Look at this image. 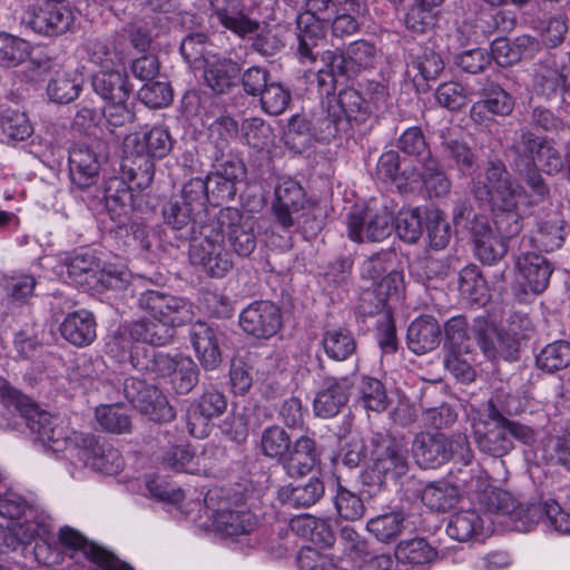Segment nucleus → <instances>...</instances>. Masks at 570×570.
I'll list each match as a JSON object with an SVG mask.
<instances>
[{
  "mask_svg": "<svg viewBox=\"0 0 570 570\" xmlns=\"http://www.w3.org/2000/svg\"><path fill=\"white\" fill-rule=\"evenodd\" d=\"M189 340L200 365L214 371L222 363V352L216 331L204 322H197L189 330Z\"/></svg>",
  "mask_w": 570,
  "mask_h": 570,
  "instance_id": "nucleus-27",
  "label": "nucleus"
},
{
  "mask_svg": "<svg viewBox=\"0 0 570 570\" xmlns=\"http://www.w3.org/2000/svg\"><path fill=\"white\" fill-rule=\"evenodd\" d=\"M0 401L8 407L17 411L27 423L32 434L43 446L60 452L69 441L66 428L58 423L28 395L14 389L4 377L0 376Z\"/></svg>",
  "mask_w": 570,
  "mask_h": 570,
  "instance_id": "nucleus-1",
  "label": "nucleus"
},
{
  "mask_svg": "<svg viewBox=\"0 0 570 570\" xmlns=\"http://www.w3.org/2000/svg\"><path fill=\"white\" fill-rule=\"evenodd\" d=\"M474 439L479 449L492 456H503L513 449L512 439L524 444L534 441L533 430L524 424L507 419L489 401L488 420L474 424Z\"/></svg>",
  "mask_w": 570,
  "mask_h": 570,
  "instance_id": "nucleus-2",
  "label": "nucleus"
},
{
  "mask_svg": "<svg viewBox=\"0 0 570 570\" xmlns=\"http://www.w3.org/2000/svg\"><path fill=\"white\" fill-rule=\"evenodd\" d=\"M62 337L75 346H88L96 338V321L89 311L69 313L60 325Z\"/></svg>",
  "mask_w": 570,
  "mask_h": 570,
  "instance_id": "nucleus-34",
  "label": "nucleus"
},
{
  "mask_svg": "<svg viewBox=\"0 0 570 570\" xmlns=\"http://www.w3.org/2000/svg\"><path fill=\"white\" fill-rule=\"evenodd\" d=\"M421 176L430 196L443 197L450 193V179L439 161L430 155L422 164Z\"/></svg>",
  "mask_w": 570,
  "mask_h": 570,
  "instance_id": "nucleus-52",
  "label": "nucleus"
},
{
  "mask_svg": "<svg viewBox=\"0 0 570 570\" xmlns=\"http://www.w3.org/2000/svg\"><path fill=\"white\" fill-rule=\"evenodd\" d=\"M347 236L355 243L382 242L394 229V213L377 202L355 208L347 215Z\"/></svg>",
  "mask_w": 570,
  "mask_h": 570,
  "instance_id": "nucleus-7",
  "label": "nucleus"
},
{
  "mask_svg": "<svg viewBox=\"0 0 570 570\" xmlns=\"http://www.w3.org/2000/svg\"><path fill=\"white\" fill-rule=\"evenodd\" d=\"M219 233L227 238L233 252L239 257H249L257 246L256 219L236 208L227 207L217 217Z\"/></svg>",
  "mask_w": 570,
  "mask_h": 570,
  "instance_id": "nucleus-9",
  "label": "nucleus"
},
{
  "mask_svg": "<svg viewBox=\"0 0 570 570\" xmlns=\"http://www.w3.org/2000/svg\"><path fill=\"white\" fill-rule=\"evenodd\" d=\"M227 407L223 393L205 391L187 410L186 426L188 433L196 439H204L210 432V420L222 415Z\"/></svg>",
  "mask_w": 570,
  "mask_h": 570,
  "instance_id": "nucleus-16",
  "label": "nucleus"
},
{
  "mask_svg": "<svg viewBox=\"0 0 570 570\" xmlns=\"http://www.w3.org/2000/svg\"><path fill=\"white\" fill-rule=\"evenodd\" d=\"M298 48L303 59L315 61L320 55L318 48L325 41L326 22L309 14H298L296 18Z\"/></svg>",
  "mask_w": 570,
  "mask_h": 570,
  "instance_id": "nucleus-30",
  "label": "nucleus"
},
{
  "mask_svg": "<svg viewBox=\"0 0 570 570\" xmlns=\"http://www.w3.org/2000/svg\"><path fill=\"white\" fill-rule=\"evenodd\" d=\"M511 150L514 155L531 157L535 164L539 161L548 175L559 174L564 168V158L553 144L528 129L520 131Z\"/></svg>",
  "mask_w": 570,
  "mask_h": 570,
  "instance_id": "nucleus-14",
  "label": "nucleus"
},
{
  "mask_svg": "<svg viewBox=\"0 0 570 570\" xmlns=\"http://www.w3.org/2000/svg\"><path fill=\"white\" fill-rule=\"evenodd\" d=\"M514 170L530 189L531 196L535 198V204L542 203L549 197V187L531 157L515 155Z\"/></svg>",
  "mask_w": 570,
  "mask_h": 570,
  "instance_id": "nucleus-43",
  "label": "nucleus"
},
{
  "mask_svg": "<svg viewBox=\"0 0 570 570\" xmlns=\"http://www.w3.org/2000/svg\"><path fill=\"white\" fill-rule=\"evenodd\" d=\"M459 291L470 304L484 305L490 297L488 284L476 265H468L460 272Z\"/></svg>",
  "mask_w": 570,
  "mask_h": 570,
  "instance_id": "nucleus-41",
  "label": "nucleus"
},
{
  "mask_svg": "<svg viewBox=\"0 0 570 570\" xmlns=\"http://www.w3.org/2000/svg\"><path fill=\"white\" fill-rule=\"evenodd\" d=\"M203 238H194L189 245L191 264L200 266L212 277L225 276L234 266L230 253L224 246V235L210 226H202Z\"/></svg>",
  "mask_w": 570,
  "mask_h": 570,
  "instance_id": "nucleus-8",
  "label": "nucleus"
},
{
  "mask_svg": "<svg viewBox=\"0 0 570 570\" xmlns=\"http://www.w3.org/2000/svg\"><path fill=\"white\" fill-rule=\"evenodd\" d=\"M440 139L443 155L454 161L460 171H469L476 165V155L465 141L456 137L452 128L440 130Z\"/></svg>",
  "mask_w": 570,
  "mask_h": 570,
  "instance_id": "nucleus-38",
  "label": "nucleus"
},
{
  "mask_svg": "<svg viewBox=\"0 0 570 570\" xmlns=\"http://www.w3.org/2000/svg\"><path fill=\"white\" fill-rule=\"evenodd\" d=\"M337 101L348 120L362 121L371 112L366 98L354 88L342 90L338 94Z\"/></svg>",
  "mask_w": 570,
  "mask_h": 570,
  "instance_id": "nucleus-61",
  "label": "nucleus"
},
{
  "mask_svg": "<svg viewBox=\"0 0 570 570\" xmlns=\"http://www.w3.org/2000/svg\"><path fill=\"white\" fill-rule=\"evenodd\" d=\"M29 56V45L9 33L0 32V66L16 67Z\"/></svg>",
  "mask_w": 570,
  "mask_h": 570,
  "instance_id": "nucleus-57",
  "label": "nucleus"
},
{
  "mask_svg": "<svg viewBox=\"0 0 570 570\" xmlns=\"http://www.w3.org/2000/svg\"><path fill=\"white\" fill-rule=\"evenodd\" d=\"M264 111L269 115L283 114L289 105L291 92L279 82L271 81L259 96Z\"/></svg>",
  "mask_w": 570,
  "mask_h": 570,
  "instance_id": "nucleus-62",
  "label": "nucleus"
},
{
  "mask_svg": "<svg viewBox=\"0 0 570 570\" xmlns=\"http://www.w3.org/2000/svg\"><path fill=\"white\" fill-rule=\"evenodd\" d=\"M570 364V343L557 341L548 344L537 356L539 368L549 373L566 368Z\"/></svg>",
  "mask_w": 570,
  "mask_h": 570,
  "instance_id": "nucleus-55",
  "label": "nucleus"
},
{
  "mask_svg": "<svg viewBox=\"0 0 570 570\" xmlns=\"http://www.w3.org/2000/svg\"><path fill=\"white\" fill-rule=\"evenodd\" d=\"M291 444L288 433L278 425H272L263 431L259 449L265 456L282 462L286 452L291 449Z\"/></svg>",
  "mask_w": 570,
  "mask_h": 570,
  "instance_id": "nucleus-54",
  "label": "nucleus"
},
{
  "mask_svg": "<svg viewBox=\"0 0 570 570\" xmlns=\"http://www.w3.org/2000/svg\"><path fill=\"white\" fill-rule=\"evenodd\" d=\"M460 499L456 485L445 480L428 483L421 492L422 502L433 511L445 512L455 507Z\"/></svg>",
  "mask_w": 570,
  "mask_h": 570,
  "instance_id": "nucleus-40",
  "label": "nucleus"
},
{
  "mask_svg": "<svg viewBox=\"0 0 570 570\" xmlns=\"http://www.w3.org/2000/svg\"><path fill=\"white\" fill-rule=\"evenodd\" d=\"M412 453L416 463L424 469L439 468L449 460L468 465L473 459L468 436L463 433L451 436L440 432L419 433L412 442Z\"/></svg>",
  "mask_w": 570,
  "mask_h": 570,
  "instance_id": "nucleus-3",
  "label": "nucleus"
},
{
  "mask_svg": "<svg viewBox=\"0 0 570 570\" xmlns=\"http://www.w3.org/2000/svg\"><path fill=\"white\" fill-rule=\"evenodd\" d=\"M138 305L173 332L175 327L190 322L194 316L191 304L188 301L158 291H147L140 294Z\"/></svg>",
  "mask_w": 570,
  "mask_h": 570,
  "instance_id": "nucleus-10",
  "label": "nucleus"
},
{
  "mask_svg": "<svg viewBox=\"0 0 570 570\" xmlns=\"http://www.w3.org/2000/svg\"><path fill=\"white\" fill-rule=\"evenodd\" d=\"M530 325L527 316L513 314L510 316L508 331L501 332L493 322L478 317L472 333L488 358L510 360L518 352L519 340L525 337L524 332L530 330Z\"/></svg>",
  "mask_w": 570,
  "mask_h": 570,
  "instance_id": "nucleus-5",
  "label": "nucleus"
},
{
  "mask_svg": "<svg viewBox=\"0 0 570 570\" xmlns=\"http://www.w3.org/2000/svg\"><path fill=\"white\" fill-rule=\"evenodd\" d=\"M469 229L475 255L483 264L493 265L507 255L508 243L488 217L474 215Z\"/></svg>",
  "mask_w": 570,
  "mask_h": 570,
  "instance_id": "nucleus-18",
  "label": "nucleus"
},
{
  "mask_svg": "<svg viewBox=\"0 0 570 570\" xmlns=\"http://www.w3.org/2000/svg\"><path fill=\"white\" fill-rule=\"evenodd\" d=\"M442 338L441 326L432 316H421L407 328V345L415 354L435 350Z\"/></svg>",
  "mask_w": 570,
  "mask_h": 570,
  "instance_id": "nucleus-33",
  "label": "nucleus"
},
{
  "mask_svg": "<svg viewBox=\"0 0 570 570\" xmlns=\"http://www.w3.org/2000/svg\"><path fill=\"white\" fill-rule=\"evenodd\" d=\"M216 523L227 535H239L250 532L257 521L249 511L219 510Z\"/></svg>",
  "mask_w": 570,
  "mask_h": 570,
  "instance_id": "nucleus-53",
  "label": "nucleus"
},
{
  "mask_svg": "<svg viewBox=\"0 0 570 570\" xmlns=\"http://www.w3.org/2000/svg\"><path fill=\"white\" fill-rule=\"evenodd\" d=\"M479 501L489 513L507 515L511 521L517 522L515 530L528 531L530 529L527 510L509 492L489 488L482 492Z\"/></svg>",
  "mask_w": 570,
  "mask_h": 570,
  "instance_id": "nucleus-25",
  "label": "nucleus"
},
{
  "mask_svg": "<svg viewBox=\"0 0 570 570\" xmlns=\"http://www.w3.org/2000/svg\"><path fill=\"white\" fill-rule=\"evenodd\" d=\"M242 130L246 142L257 150L267 148L274 140L272 127L261 118L246 119Z\"/></svg>",
  "mask_w": 570,
  "mask_h": 570,
  "instance_id": "nucleus-60",
  "label": "nucleus"
},
{
  "mask_svg": "<svg viewBox=\"0 0 570 570\" xmlns=\"http://www.w3.org/2000/svg\"><path fill=\"white\" fill-rule=\"evenodd\" d=\"M92 88L110 102H126L132 90L126 73L112 69L97 72L92 78Z\"/></svg>",
  "mask_w": 570,
  "mask_h": 570,
  "instance_id": "nucleus-35",
  "label": "nucleus"
},
{
  "mask_svg": "<svg viewBox=\"0 0 570 570\" xmlns=\"http://www.w3.org/2000/svg\"><path fill=\"white\" fill-rule=\"evenodd\" d=\"M72 22L73 14L66 6L47 3L33 14L30 26L38 33L58 36L69 30Z\"/></svg>",
  "mask_w": 570,
  "mask_h": 570,
  "instance_id": "nucleus-32",
  "label": "nucleus"
},
{
  "mask_svg": "<svg viewBox=\"0 0 570 570\" xmlns=\"http://www.w3.org/2000/svg\"><path fill=\"white\" fill-rule=\"evenodd\" d=\"M325 492L324 483L318 478H311L305 483L287 484L278 490V500L293 508H309L315 504Z\"/></svg>",
  "mask_w": 570,
  "mask_h": 570,
  "instance_id": "nucleus-36",
  "label": "nucleus"
},
{
  "mask_svg": "<svg viewBox=\"0 0 570 570\" xmlns=\"http://www.w3.org/2000/svg\"><path fill=\"white\" fill-rule=\"evenodd\" d=\"M100 261L94 255L83 253L77 254L67 264L69 278L78 286L92 288L96 286V278L99 275Z\"/></svg>",
  "mask_w": 570,
  "mask_h": 570,
  "instance_id": "nucleus-44",
  "label": "nucleus"
},
{
  "mask_svg": "<svg viewBox=\"0 0 570 570\" xmlns=\"http://www.w3.org/2000/svg\"><path fill=\"white\" fill-rule=\"evenodd\" d=\"M537 95L550 99L561 92L563 101L570 98V68H559L553 63H541L535 69L532 81Z\"/></svg>",
  "mask_w": 570,
  "mask_h": 570,
  "instance_id": "nucleus-29",
  "label": "nucleus"
},
{
  "mask_svg": "<svg viewBox=\"0 0 570 570\" xmlns=\"http://www.w3.org/2000/svg\"><path fill=\"white\" fill-rule=\"evenodd\" d=\"M205 85L215 94L228 92L240 73V66L229 57L216 52L209 56L200 67Z\"/></svg>",
  "mask_w": 570,
  "mask_h": 570,
  "instance_id": "nucleus-21",
  "label": "nucleus"
},
{
  "mask_svg": "<svg viewBox=\"0 0 570 570\" xmlns=\"http://www.w3.org/2000/svg\"><path fill=\"white\" fill-rule=\"evenodd\" d=\"M95 416L106 432L122 434L131 431L129 411L119 404L100 405L96 409Z\"/></svg>",
  "mask_w": 570,
  "mask_h": 570,
  "instance_id": "nucleus-48",
  "label": "nucleus"
},
{
  "mask_svg": "<svg viewBox=\"0 0 570 570\" xmlns=\"http://www.w3.org/2000/svg\"><path fill=\"white\" fill-rule=\"evenodd\" d=\"M360 397L364 407L370 411L383 412L389 405V397L383 383L374 377L365 376L360 384Z\"/></svg>",
  "mask_w": 570,
  "mask_h": 570,
  "instance_id": "nucleus-56",
  "label": "nucleus"
},
{
  "mask_svg": "<svg viewBox=\"0 0 570 570\" xmlns=\"http://www.w3.org/2000/svg\"><path fill=\"white\" fill-rule=\"evenodd\" d=\"M375 47L365 40L350 43L345 53L327 50L322 55V60L333 77L356 75L361 69L368 68L375 59Z\"/></svg>",
  "mask_w": 570,
  "mask_h": 570,
  "instance_id": "nucleus-15",
  "label": "nucleus"
},
{
  "mask_svg": "<svg viewBox=\"0 0 570 570\" xmlns=\"http://www.w3.org/2000/svg\"><path fill=\"white\" fill-rule=\"evenodd\" d=\"M405 520L403 512H391L370 519L366 528L379 541L389 543L403 532Z\"/></svg>",
  "mask_w": 570,
  "mask_h": 570,
  "instance_id": "nucleus-47",
  "label": "nucleus"
},
{
  "mask_svg": "<svg viewBox=\"0 0 570 570\" xmlns=\"http://www.w3.org/2000/svg\"><path fill=\"white\" fill-rule=\"evenodd\" d=\"M371 446L372 465L364 475L368 484L382 488L387 481H396L407 473V452L394 438L376 433Z\"/></svg>",
  "mask_w": 570,
  "mask_h": 570,
  "instance_id": "nucleus-6",
  "label": "nucleus"
},
{
  "mask_svg": "<svg viewBox=\"0 0 570 570\" xmlns=\"http://www.w3.org/2000/svg\"><path fill=\"white\" fill-rule=\"evenodd\" d=\"M335 508L338 515L348 521H355L363 517L365 507L354 492L338 484L335 495Z\"/></svg>",
  "mask_w": 570,
  "mask_h": 570,
  "instance_id": "nucleus-64",
  "label": "nucleus"
},
{
  "mask_svg": "<svg viewBox=\"0 0 570 570\" xmlns=\"http://www.w3.org/2000/svg\"><path fill=\"white\" fill-rule=\"evenodd\" d=\"M517 269L523 291L529 289L533 294H541L547 289L553 271L550 262L537 253L521 255L517 261Z\"/></svg>",
  "mask_w": 570,
  "mask_h": 570,
  "instance_id": "nucleus-23",
  "label": "nucleus"
},
{
  "mask_svg": "<svg viewBox=\"0 0 570 570\" xmlns=\"http://www.w3.org/2000/svg\"><path fill=\"white\" fill-rule=\"evenodd\" d=\"M483 530V520L475 510H463L454 513L448 524L446 532L460 542L469 541Z\"/></svg>",
  "mask_w": 570,
  "mask_h": 570,
  "instance_id": "nucleus-45",
  "label": "nucleus"
},
{
  "mask_svg": "<svg viewBox=\"0 0 570 570\" xmlns=\"http://www.w3.org/2000/svg\"><path fill=\"white\" fill-rule=\"evenodd\" d=\"M286 142L293 148L304 149L314 140L313 121L304 115H295L288 120Z\"/></svg>",
  "mask_w": 570,
  "mask_h": 570,
  "instance_id": "nucleus-59",
  "label": "nucleus"
},
{
  "mask_svg": "<svg viewBox=\"0 0 570 570\" xmlns=\"http://www.w3.org/2000/svg\"><path fill=\"white\" fill-rule=\"evenodd\" d=\"M514 108L512 96L498 85H490L482 91V99L474 102L470 117L476 125H488L490 115L508 116Z\"/></svg>",
  "mask_w": 570,
  "mask_h": 570,
  "instance_id": "nucleus-26",
  "label": "nucleus"
},
{
  "mask_svg": "<svg viewBox=\"0 0 570 570\" xmlns=\"http://www.w3.org/2000/svg\"><path fill=\"white\" fill-rule=\"evenodd\" d=\"M31 65L35 77L49 76L47 95L51 101L69 104L79 96L82 81L78 76L68 72L51 59L32 61Z\"/></svg>",
  "mask_w": 570,
  "mask_h": 570,
  "instance_id": "nucleus-13",
  "label": "nucleus"
},
{
  "mask_svg": "<svg viewBox=\"0 0 570 570\" xmlns=\"http://www.w3.org/2000/svg\"><path fill=\"white\" fill-rule=\"evenodd\" d=\"M185 60L196 69L200 68L209 56H214V45L205 33H189L180 45Z\"/></svg>",
  "mask_w": 570,
  "mask_h": 570,
  "instance_id": "nucleus-50",
  "label": "nucleus"
},
{
  "mask_svg": "<svg viewBox=\"0 0 570 570\" xmlns=\"http://www.w3.org/2000/svg\"><path fill=\"white\" fill-rule=\"evenodd\" d=\"M564 234V220L560 215H556L540 223L538 242L547 252L554 250L561 247Z\"/></svg>",
  "mask_w": 570,
  "mask_h": 570,
  "instance_id": "nucleus-63",
  "label": "nucleus"
},
{
  "mask_svg": "<svg viewBox=\"0 0 570 570\" xmlns=\"http://www.w3.org/2000/svg\"><path fill=\"white\" fill-rule=\"evenodd\" d=\"M352 386L353 381L347 376L325 377L314 399V413L324 419L336 416L346 405Z\"/></svg>",
  "mask_w": 570,
  "mask_h": 570,
  "instance_id": "nucleus-20",
  "label": "nucleus"
},
{
  "mask_svg": "<svg viewBox=\"0 0 570 570\" xmlns=\"http://www.w3.org/2000/svg\"><path fill=\"white\" fill-rule=\"evenodd\" d=\"M528 522L533 517L540 515L547 527L560 533H570V514L567 513L556 501H547L543 504L532 505L527 509Z\"/></svg>",
  "mask_w": 570,
  "mask_h": 570,
  "instance_id": "nucleus-49",
  "label": "nucleus"
},
{
  "mask_svg": "<svg viewBox=\"0 0 570 570\" xmlns=\"http://www.w3.org/2000/svg\"><path fill=\"white\" fill-rule=\"evenodd\" d=\"M129 335L137 342L161 346L171 340L173 331L159 321L139 320L130 324Z\"/></svg>",
  "mask_w": 570,
  "mask_h": 570,
  "instance_id": "nucleus-46",
  "label": "nucleus"
},
{
  "mask_svg": "<svg viewBox=\"0 0 570 570\" xmlns=\"http://www.w3.org/2000/svg\"><path fill=\"white\" fill-rule=\"evenodd\" d=\"M512 180L510 173L501 160H491L484 169V180L473 179L471 191L476 200H487L491 193Z\"/></svg>",
  "mask_w": 570,
  "mask_h": 570,
  "instance_id": "nucleus-42",
  "label": "nucleus"
},
{
  "mask_svg": "<svg viewBox=\"0 0 570 570\" xmlns=\"http://www.w3.org/2000/svg\"><path fill=\"white\" fill-rule=\"evenodd\" d=\"M395 558L409 570L432 563L438 558V552L425 539L414 538L397 544Z\"/></svg>",
  "mask_w": 570,
  "mask_h": 570,
  "instance_id": "nucleus-37",
  "label": "nucleus"
},
{
  "mask_svg": "<svg viewBox=\"0 0 570 570\" xmlns=\"http://www.w3.org/2000/svg\"><path fill=\"white\" fill-rule=\"evenodd\" d=\"M323 347L328 357L344 361L356 350V343L350 331L344 328L330 330L324 333Z\"/></svg>",
  "mask_w": 570,
  "mask_h": 570,
  "instance_id": "nucleus-51",
  "label": "nucleus"
},
{
  "mask_svg": "<svg viewBox=\"0 0 570 570\" xmlns=\"http://www.w3.org/2000/svg\"><path fill=\"white\" fill-rule=\"evenodd\" d=\"M59 540L62 546L76 551H81L89 560L105 570H131L129 564L120 561L95 543L89 542L81 533L72 528H62L59 533Z\"/></svg>",
  "mask_w": 570,
  "mask_h": 570,
  "instance_id": "nucleus-24",
  "label": "nucleus"
},
{
  "mask_svg": "<svg viewBox=\"0 0 570 570\" xmlns=\"http://www.w3.org/2000/svg\"><path fill=\"white\" fill-rule=\"evenodd\" d=\"M395 253L381 250L366 258L361 266V276L375 285L390 269L394 267Z\"/></svg>",
  "mask_w": 570,
  "mask_h": 570,
  "instance_id": "nucleus-58",
  "label": "nucleus"
},
{
  "mask_svg": "<svg viewBox=\"0 0 570 570\" xmlns=\"http://www.w3.org/2000/svg\"><path fill=\"white\" fill-rule=\"evenodd\" d=\"M104 150L105 144L99 140L80 142L70 149L69 174L72 185L86 189L98 181Z\"/></svg>",
  "mask_w": 570,
  "mask_h": 570,
  "instance_id": "nucleus-12",
  "label": "nucleus"
},
{
  "mask_svg": "<svg viewBox=\"0 0 570 570\" xmlns=\"http://www.w3.org/2000/svg\"><path fill=\"white\" fill-rule=\"evenodd\" d=\"M124 393L132 406L151 421L167 423L175 417V411L166 395L154 385L130 377L124 383Z\"/></svg>",
  "mask_w": 570,
  "mask_h": 570,
  "instance_id": "nucleus-11",
  "label": "nucleus"
},
{
  "mask_svg": "<svg viewBox=\"0 0 570 570\" xmlns=\"http://www.w3.org/2000/svg\"><path fill=\"white\" fill-rule=\"evenodd\" d=\"M318 461L315 441L301 436L291 444L281 464L289 476H302L312 472Z\"/></svg>",
  "mask_w": 570,
  "mask_h": 570,
  "instance_id": "nucleus-31",
  "label": "nucleus"
},
{
  "mask_svg": "<svg viewBox=\"0 0 570 570\" xmlns=\"http://www.w3.org/2000/svg\"><path fill=\"white\" fill-rule=\"evenodd\" d=\"M200 214L187 205L174 202L164 208L165 223L178 233V237L193 242L196 238L197 217Z\"/></svg>",
  "mask_w": 570,
  "mask_h": 570,
  "instance_id": "nucleus-39",
  "label": "nucleus"
},
{
  "mask_svg": "<svg viewBox=\"0 0 570 570\" xmlns=\"http://www.w3.org/2000/svg\"><path fill=\"white\" fill-rule=\"evenodd\" d=\"M244 332L257 338L274 336L282 326V312L269 301H258L246 307L239 317Z\"/></svg>",
  "mask_w": 570,
  "mask_h": 570,
  "instance_id": "nucleus-19",
  "label": "nucleus"
},
{
  "mask_svg": "<svg viewBox=\"0 0 570 570\" xmlns=\"http://www.w3.org/2000/svg\"><path fill=\"white\" fill-rule=\"evenodd\" d=\"M131 360L134 366L140 371L170 376L171 386L177 394H188L198 383L199 370L188 356L176 355L171 357L153 348H137L132 353Z\"/></svg>",
  "mask_w": 570,
  "mask_h": 570,
  "instance_id": "nucleus-4",
  "label": "nucleus"
},
{
  "mask_svg": "<svg viewBox=\"0 0 570 570\" xmlns=\"http://www.w3.org/2000/svg\"><path fill=\"white\" fill-rule=\"evenodd\" d=\"M273 210L276 222L285 229L294 226L304 205V190L294 180H284L275 188Z\"/></svg>",
  "mask_w": 570,
  "mask_h": 570,
  "instance_id": "nucleus-28",
  "label": "nucleus"
},
{
  "mask_svg": "<svg viewBox=\"0 0 570 570\" xmlns=\"http://www.w3.org/2000/svg\"><path fill=\"white\" fill-rule=\"evenodd\" d=\"M124 145L126 153L163 158L171 150L173 139L165 127L155 126L147 131L128 135Z\"/></svg>",
  "mask_w": 570,
  "mask_h": 570,
  "instance_id": "nucleus-22",
  "label": "nucleus"
},
{
  "mask_svg": "<svg viewBox=\"0 0 570 570\" xmlns=\"http://www.w3.org/2000/svg\"><path fill=\"white\" fill-rule=\"evenodd\" d=\"M70 441L81 450L86 464L91 469L105 474H116L122 469L120 452L108 443H100L95 435L75 433Z\"/></svg>",
  "mask_w": 570,
  "mask_h": 570,
  "instance_id": "nucleus-17",
  "label": "nucleus"
}]
</instances>
